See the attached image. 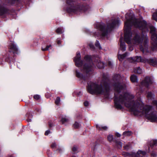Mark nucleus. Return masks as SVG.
Wrapping results in <instances>:
<instances>
[{
    "mask_svg": "<svg viewBox=\"0 0 157 157\" xmlns=\"http://www.w3.org/2000/svg\"><path fill=\"white\" fill-rule=\"evenodd\" d=\"M126 21L124 26V38L128 44L132 43L138 45L142 43L140 46V51L144 53L149 52L147 43L148 40L147 34L144 33L148 32V27L151 34V47L154 51L157 47V34L156 29L153 26L147 25L145 21H140L136 19L132 14L127 13L125 17Z\"/></svg>",
    "mask_w": 157,
    "mask_h": 157,
    "instance_id": "1",
    "label": "nucleus"
},
{
    "mask_svg": "<svg viewBox=\"0 0 157 157\" xmlns=\"http://www.w3.org/2000/svg\"><path fill=\"white\" fill-rule=\"evenodd\" d=\"M124 84L118 82L114 85V106L121 109L124 106L128 108L134 115L144 116L151 122H157V114L151 105L144 106L139 99L135 101L133 94L130 93H124L125 89Z\"/></svg>",
    "mask_w": 157,
    "mask_h": 157,
    "instance_id": "2",
    "label": "nucleus"
},
{
    "mask_svg": "<svg viewBox=\"0 0 157 157\" xmlns=\"http://www.w3.org/2000/svg\"><path fill=\"white\" fill-rule=\"evenodd\" d=\"M80 53L79 52L77 53L76 56L75 57L74 60L75 65L77 67H78L84 73L88 74L91 72L94 64H96L97 67L99 68H102L104 67L105 64L101 61L99 59H97L94 63H91V56L89 55L86 56L83 60L81 59Z\"/></svg>",
    "mask_w": 157,
    "mask_h": 157,
    "instance_id": "3",
    "label": "nucleus"
},
{
    "mask_svg": "<svg viewBox=\"0 0 157 157\" xmlns=\"http://www.w3.org/2000/svg\"><path fill=\"white\" fill-rule=\"evenodd\" d=\"M110 89L109 81V79L104 75L100 84L96 82H90L88 83L87 90L91 94H96L104 95L108 98Z\"/></svg>",
    "mask_w": 157,
    "mask_h": 157,
    "instance_id": "4",
    "label": "nucleus"
},
{
    "mask_svg": "<svg viewBox=\"0 0 157 157\" xmlns=\"http://www.w3.org/2000/svg\"><path fill=\"white\" fill-rule=\"evenodd\" d=\"M120 23V21L118 19H114L108 22L106 27L102 23H96L94 25L95 27L100 31V33H95L94 35L96 36H100L102 38H107L108 32L112 28L117 26Z\"/></svg>",
    "mask_w": 157,
    "mask_h": 157,
    "instance_id": "5",
    "label": "nucleus"
},
{
    "mask_svg": "<svg viewBox=\"0 0 157 157\" xmlns=\"http://www.w3.org/2000/svg\"><path fill=\"white\" fill-rule=\"evenodd\" d=\"M66 10L68 12L78 13L87 10V6L83 7L82 4L78 3L75 0H67Z\"/></svg>",
    "mask_w": 157,
    "mask_h": 157,
    "instance_id": "6",
    "label": "nucleus"
},
{
    "mask_svg": "<svg viewBox=\"0 0 157 157\" xmlns=\"http://www.w3.org/2000/svg\"><path fill=\"white\" fill-rule=\"evenodd\" d=\"M132 62H141L144 63H148L154 66L157 65V59L156 58L147 59L144 58H142L140 56H137L131 58Z\"/></svg>",
    "mask_w": 157,
    "mask_h": 157,
    "instance_id": "7",
    "label": "nucleus"
},
{
    "mask_svg": "<svg viewBox=\"0 0 157 157\" xmlns=\"http://www.w3.org/2000/svg\"><path fill=\"white\" fill-rule=\"evenodd\" d=\"M9 48L10 52H12L14 54L17 53L18 49L14 42H11L10 43Z\"/></svg>",
    "mask_w": 157,
    "mask_h": 157,
    "instance_id": "8",
    "label": "nucleus"
},
{
    "mask_svg": "<svg viewBox=\"0 0 157 157\" xmlns=\"http://www.w3.org/2000/svg\"><path fill=\"white\" fill-rule=\"evenodd\" d=\"M152 83V81L151 78L148 77H146L145 79L141 82V85L142 86L147 87Z\"/></svg>",
    "mask_w": 157,
    "mask_h": 157,
    "instance_id": "9",
    "label": "nucleus"
},
{
    "mask_svg": "<svg viewBox=\"0 0 157 157\" xmlns=\"http://www.w3.org/2000/svg\"><path fill=\"white\" fill-rule=\"evenodd\" d=\"M146 152L141 150H139L136 153L134 152L133 157H143V156L146 154Z\"/></svg>",
    "mask_w": 157,
    "mask_h": 157,
    "instance_id": "10",
    "label": "nucleus"
},
{
    "mask_svg": "<svg viewBox=\"0 0 157 157\" xmlns=\"http://www.w3.org/2000/svg\"><path fill=\"white\" fill-rule=\"evenodd\" d=\"M147 145L148 146V148H149V146L152 148H153L154 147L157 146V140H151L147 142Z\"/></svg>",
    "mask_w": 157,
    "mask_h": 157,
    "instance_id": "11",
    "label": "nucleus"
},
{
    "mask_svg": "<svg viewBox=\"0 0 157 157\" xmlns=\"http://www.w3.org/2000/svg\"><path fill=\"white\" fill-rule=\"evenodd\" d=\"M123 38L121 37L120 39V49L122 51H124L126 50V45L124 42H122V40Z\"/></svg>",
    "mask_w": 157,
    "mask_h": 157,
    "instance_id": "12",
    "label": "nucleus"
},
{
    "mask_svg": "<svg viewBox=\"0 0 157 157\" xmlns=\"http://www.w3.org/2000/svg\"><path fill=\"white\" fill-rule=\"evenodd\" d=\"M96 127L99 130H106L108 129V127L106 126H103L98 124L96 125Z\"/></svg>",
    "mask_w": 157,
    "mask_h": 157,
    "instance_id": "13",
    "label": "nucleus"
},
{
    "mask_svg": "<svg viewBox=\"0 0 157 157\" xmlns=\"http://www.w3.org/2000/svg\"><path fill=\"white\" fill-rule=\"evenodd\" d=\"M75 72L76 76L77 77L81 78H83L85 80V79L84 78L82 74L79 72L78 70L76 69L75 70Z\"/></svg>",
    "mask_w": 157,
    "mask_h": 157,
    "instance_id": "14",
    "label": "nucleus"
},
{
    "mask_svg": "<svg viewBox=\"0 0 157 157\" xmlns=\"http://www.w3.org/2000/svg\"><path fill=\"white\" fill-rule=\"evenodd\" d=\"M6 12V9L3 6L0 5V15H2Z\"/></svg>",
    "mask_w": 157,
    "mask_h": 157,
    "instance_id": "15",
    "label": "nucleus"
},
{
    "mask_svg": "<svg viewBox=\"0 0 157 157\" xmlns=\"http://www.w3.org/2000/svg\"><path fill=\"white\" fill-rule=\"evenodd\" d=\"M68 118L65 116H62L61 119V121L63 124L66 122H67L68 121Z\"/></svg>",
    "mask_w": 157,
    "mask_h": 157,
    "instance_id": "16",
    "label": "nucleus"
},
{
    "mask_svg": "<svg viewBox=\"0 0 157 157\" xmlns=\"http://www.w3.org/2000/svg\"><path fill=\"white\" fill-rule=\"evenodd\" d=\"M134 72L138 74H141L143 72V70L140 67L135 68L134 70Z\"/></svg>",
    "mask_w": 157,
    "mask_h": 157,
    "instance_id": "17",
    "label": "nucleus"
},
{
    "mask_svg": "<svg viewBox=\"0 0 157 157\" xmlns=\"http://www.w3.org/2000/svg\"><path fill=\"white\" fill-rule=\"evenodd\" d=\"M127 53H126L122 55H118V58L120 61H122L123 59L126 56Z\"/></svg>",
    "mask_w": 157,
    "mask_h": 157,
    "instance_id": "18",
    "label": "nucleus"
},
{
    "mask_svg": "<svg viewBox=\"0 0 157 157\" xmlns=\"http://www.w3.org/2000/svg\"><path fill=\"white\" fill-rule=\"evenodd\" d=\"M132 132L130 131H126L124 132L123 134L124 136H130L132 135Z\"/></svg>",
    "mask_w": 157,
    "mask_h": 157,
    "instance_id": "19",
    "label": "nucleus"
},
{
    "mask_svg": "<svg viewBox=\"0 0 157 157\" xmlns=\"http://www.w3.org/2000/svg\"><path fill=\"white\" fill-rule=\"evenodd\" d=\"M154 94L151 92H148L147 93V97L148 99L152 100L154 98Z\"/></svg>",
    "mask_w": 157,
    "mask_h": 157,
    "instance_id": "20",
    "label": "nucleus"
},
{
    "mask_svg": "<svg viewBox=\"0 0 157 157\" xmlns=\"http://www.w3.org/2000/svg\"><path fill=\"white\" fill-rule=\"evenodd\" d=\"M132 82H137V77L134 75H132L130 78Z\"/></svg>",
    "mask_w": 157,
    "mask_h": 157,
    "instance_id": "21",
    "label": "nucleus"
},
{
    "mask_svg": "<svg viewBox=\"0 0 157 157\" xmlns=\"http://www.w3.org/2000/svg\"><path fill=\"white\" fill-rule=\"evenodd\" d=\"M52 48V46L51 45H47L46 46V48H44L43 47H42V50L43 51H46L50 49H51Z\"/></svg>",
    "mask_w": 157,
    "mask_h": 157,
    "instance_id": "22",
    "label": "nucleus"
},
{
    "mask_svg": "<svg viewBox=\"0 0 157 157\" xmlns=\"http://www.w3.org/2000/svg\"><path fill=\"white\" fill-rule=\"evenodd\" d=\"M64 32L63 28H59L56 30V32L58 34H61Z\"/></svg>",
    "mask_w": 157,
    "mask_h": 157,
    "instance_id": "23",
    "label": "nucleus"
},
{
    "mask_svg": "<svg viewBox=\"0 0 157 157\" xmlns=\"http://www.w3.org/2000/svg\"><path fill=\"white\" fill-rule=\"evenodd\" d=\"M124 147L125 150H128L131 147V144L130 143H128L127 144L124 145Z\"/></svg>",
    "mask_w": 157,
    "mask_h": 157,
    "instance_id": "24",
    "label": "nucleus"
},
{
    "mask_svg": "<svg viewBox=\"0 0 157 157\" xmlns=\"http://www.w3.org/2000/svg\"><path fill=\"white\" fill-rule=\"evenodd\" d=\"M116 145L118 148L121 149V148L122 143L121 142L119 141H117L116 142Z\"/></svg>",
    "mask_w": 157,
    "mask_h": 157,
    "instance_id": "25",
    "label": "nucleus"
},
{
    "mask_svg": "<svg viewBox=\"0 0 157 157\" xmlns=\"http://www.w3.org/2000/svg\"><path fill=\"white\" fill-rule=\"evenodd\" d=\"M152 18L153 19L157 21V11L153 13Z\"/></svg>",
    "mask_w": 157,
    "mask_h": 157,
    "instance_id": "26",
    "label": "nucleus"
},
{
    "mask_svg": "<svg viewBox=\"0 0 157 157\" xmlns=\"http://www.w3.org/2000/svg\"><path fill=\"white\" fill-rule=\"evenodd\" d=\"M108 140L110 142H112L113 140V136L112 135H109L107 137Z\"/></svg>",
    "mask_w": 157,
    "mask_h": 157,
    "instance_id": "27",
    "label": "nucleus"
},
{
    "mask_svg": "<svg viewBox=\"0 0 157 157\" xmlns=\"http://www.w3.org/2000/svg\"><path fill=\"white\" fill-rule=\"evenodd\" d=\"M60 101V98L59 97H57L55 101V104L57 105H59Z\"/></svg>",
    "mask_w": 157,
    "mask_h": 157,
    "instance_id": "28",
    "label": "nucleus"
},
{
    "mask_svg": "<svg viewBox=\"0 0 157 157\" xmlns=\"http://www.w3.org/2000/svg\"><path fill=\"white\" fill-rule=\"evenodd\" d=\"M95 45L97 48H98L99 49H101V45L98 41L96 40L95 43Z\"/></svg>",
    "mask_w": 157,
    "mask_h": 157,
    "instance_id": "29",
    "label": "nucleus"
},
{
    "mask_svg": "<svg viewBox=\"0 0 157 157\" xmlns=\"http://www.w3.org/2000/svg\"><path fill=\"white\" fill-rule=\"evenodd\" d=\"M80 124L77 122H75L74 124V126L75 128H78L80 127Z\"/></svg>",
    "mask_w": 157,
    "mask_h": 157,
    "instance_id": "30",
    "label": "nucleus"
},
{
    "mask_svg": "<svg viewBox=\"0 0 157 157\" xmlns=\"http://www.w3.org/2000/svg\"><path fill=\"white\" fill-rule=\"evenodd\" d=\"M133 44L132 43H131L130 44H128L129 46V50L130 51H132L133 49V47L131 45V44Z\"/></svg>",
    "mask_w": 157,
    "mask_h": 157,
    "instance_id": "31",
    "label": "nucleus"
},
{
    "mask_svg": "<svg viewBox=\"0 0 157 157\" xmlns=\"http://www.w3.org/2000/svg\"><path fill=\"white\" fill-rule=\"evenodd\" d=\"M126 155L127 156L129 157H133V154H134V152H132L131 153H126Z\"/></svg>",
    "mask_w": 157,
    "mask_h": 157,
    "instance_id": "32",
    "label": "nucleus"
},
{
    "mask_svg": "<svg viewBox=\"0 0 157 157\" xmlns=\"http://www.w3.org/2000/svg\"><path fill=\"white\" fill-rule=\"evenodd\" d=\"M33 98L34 99L36 100H38L39 99L40 97L39 95H36L34 96Z\"/></svg>",
    "mask_w": 157,
    "mask_h": 157,
    "instance_id": "33",
    "label": "nucleus"
},
{
    "mask_svg": "<svg viewBox=\"0 0 157 157\" xmlns=\"http://www.w3.org/2000/svg\"><path fill=\"white\" fill-rule=\"evenodd\" d=\"M77 147H74L72 148V151L74 152L75 153L76 152L77 150Z\"/></svg>",
    "mask_w": 157,
    "mask_h": 157,
    "instance_id": "34",
    "label": "nucleus"
},
{
    "mask_svg": "<svg viewBox=\"0 0 157 157\" xmlns=\"http://www.w3.org/2000/svg\"><path fill=\"white\" fill-rule=\"evenodd\" d=\"M151 155L153 157H156L157 154L156 153L152 152L151 153Z\"/></svg>",
    "mask_w": 157,
    "mask_h": 157,
    "instance_id": "35",
    "label": "nucleus"
},
{
    "mask_svg": "<svg viewBox=\"0 0 157 157\" xmlns=\"http://www.w3.org/2000/svg\"><path fill=\"white\" fill-rule=\"evenodd\" d=\"M89 46L91 48L93 49L94 48V46L93 44L92 43H90L89 44Z\"/></svg>",
    "mask_w": 157,
    "mask_h": 157,
    "instance_id": "36",
    "label": "nucleus"
},
{
    "mask_svg": "<svg viewBox=\"0 0 157 157\" xmlns=\"http://www.w3.org/2000/svg\"><path fill=\"white\" fill-rule=\"evenodd\" d=\"M78 96H80L82 94V93L81 92H77L75 93Z\"/></svg>",
    "mask_w": 157,
    "mask_h": 157,
    "instance_id": "37",
    "label": "nucleus"
},
{
    "mask_svg": "<svg viewBox=\"0 0 157 157\" xmlns=\"http://www.w3.org/2000/svg\"><path fill=\"white\" fill-rule=\"evenodd\" d=\"M84 105L85 106H87L89 105V102L87 101H86L84 102Z\"/></svg>",
    "mask_w": 157,
    "mask_h": 157,
    "instance_id": "38",
    "label": "nucleus"
},
{
    "mask_svg": "<svg viewBox=\"0 0 157 157\" xmlns=\"http://www.w3.org/2000/svg\"><path fill=\"white\" fill-rule=\"evenodd\" d=\"M50 133V132L49 130H47L45 132V135L46 136L48 135Z\"/></svg>",
    "mask_w": 157,
    "mask_h": 157,
    "instance_id": "39",
    "label": "nucleus"
},
{
    "mask_svg": "<svg viewBox=\"0 0 157 157\" xmlns=\"http://www.w3.org/2000/svg\"><path fill=\"white\" fill-rule=\"evenodd\" d=\"M56 144L55 143H53L52 144L51 147L52 148H53L55 147H56Z\"/></svg>",
    "mask_w": 157,
    "mask_h": 157,
    "instance_id": "40",
    "label": "nucleus"
},
{
    "mask_svg": "<svg viewBox=\"0 0 157 157\" xmlns=\"http://www.w3.org/2000/svg\"><path fill=\"white\" fill-rule=\"evenodd\" d=\"M57 43L59 45L61 44V41L59 39H57Z\"/></svg>",
    "mask_w": 157,
    "mask_h": 157,
    "instance_id": "41",
    "label": "nucleus"
},
{
    "mask_svg": "<svg viewBox=\"0 0 157 157\" xmlns=\"http://www.w3.org/2000/svg\"><path fill=\"white\" fill-rule=\"evenodd\" d=\"M116 135L118 137H120L121 136V135L118 132L116 133Z\"/></svg>",
    "mask_w": 157,
    "mask_h": 157,
    "instance_id": "42",
    "label": "nucleus"
},
{
    "mask_svg": "<svg viewBox=\"0 0 157 157\" xmlns=\"http://www.w3.org/2000/svg\"><path fill=\"white\" fill-rule=\"evenodd\" d=\"M108 64L109 66H111L112 65V62L110 61H109L108 62Z\"/></svg>",
    "mask_w": 157,
    "mask_h": 157,
    "instance_id": "43",
    "label": "nucleus"
},
{
    "mask_svg": "<svg viewBox=\"0 0 157 157\" xmlns=\"http://www.w3.org/2000/svg\"><path fill=\"white\" fill-rule=\"evenodd\" d=\"M62 150H63L61 148H59L58 149V150L60 152H61L62 151Z\"/></svg>",
    "mask_w": 157,
    "mask_h": 157,
    "instance_id": "44",
    "label": "nucleus"
},
{
    "mask_svg": "<svg viewBox=\"0 0 157 157\" xmlns=\"http://www.w3.org/2000/svg\"><path fill=\"white\" fill-rule=\"evenodd\" d=\"M72 157H76L75 156H73Z\"/></svg>",
    "mask_w": 157,
    "mask_h": 157,
    "instance_id": "45",
    "label": "nucleus"
},
{
    "mask_svg": "<svg viewBox=\"0 0 157 157\" xmlns=\"http://www.w3.org/2000/svg\"><path fill=\"white\" fill-rule=\"evenodd\" d=\"M49 126L50 127H52V126L50 124L49 125Z\"/></svg>",
    "mask_w": 157,
    "mask_h": 157,
    "instance_id": "46",
    "label": "nucleus"
},
{
    "mask_svg": "<svg viewBox=\"0 0 157 157\" xmlns=\"http://www.w3.org/2000/svg\"><path fill=\"white\" fill-rule=\"evenodd\" d=\"M120 75H118V77H120Z\"/></svg>",
    "mask_w": 157,
    "mask_h": 157,
    "instance_id": "47",
    "label": "nucleus"
}]
</instances>
